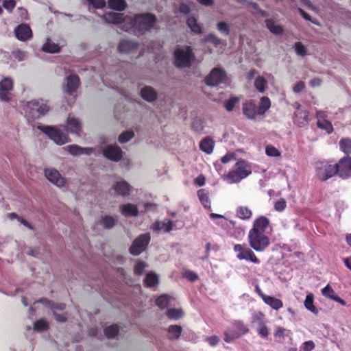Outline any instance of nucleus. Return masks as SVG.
<instances>
[{
    "instance_id": "obj_1",
    "label": "nucleus",
    "mask_w": 351,
    "mask_h": 351,
    "mask_svg": "<svg viewBox=\"0 0 351 351\" xmlns=\"http://www.w3.org/2000/svg\"><path fill=\"white\" fill-rule=\"evenodd\" d=\"M102 19L108 23L119 25L125 32L143 34L152 29L156 22V18L150 13L138 14L134 16H125L124 14L108 12L102 16Z\"/></svg>"
},
{
    "instance_id": "obj_2",
    "label": "nucleus",
    "mask_w": 351,
    "mask_h": 351,
    "mask_svg": "<svg viewBox=\"0 0 351 351\" xmlns=\"http://www.w3.org/2000/svg\"><path fill=\"white\" fill-rule=\"evenodd\" d=\"M252 173L251 164L245 160H239L222 178L229 184L240 182Z\"/></svg>"
},
{
    "instance_id": "obj_3",
    "label": "nucleus",
    "mask_w": 351,
    "mask_h": 351,
    "mask_svg": "<svg viewBox=\"0 0 351 351\" xmlns=\"http://www.w3.org/2000/svg\"><path fill=\"white\" fill-rule=\"evenodd\" d=\"M21 107L28 120L38 119L49 110L47 102L43 99L21 101Z\"/></svg>"
},
{
    "instance_id": "obj_4",
    "label": "nucleus",
    "mask_w": 351,
    "mask_h": 351,
    "mask_svg": "<svg viewBox=\"0 0 351 351\" xmlns=\"http://www.w3.org/2000/svg\"><path fill=\"white\" fill-rule=\"evenodd\" d=\"M175 64L177 67H190L195 60V54L190 47L177 49L175 52Z\"/></svg>"
},
{
    "instance_id": "obj_5",
    "label": "nucleus",
    "mask_w": 351,
    "mask_h": 351,
    "mask_svg": "<svg viewBox=\"0 0 351 351\" xmlns=\"http://www.w3.org/2000/svg\"><path fill=\"white\" fill-rule=\"evenodd\" d=\"M249 329L241 321H235L230 327H228L224 332V341L226 343H231L239 339L242 335L247 333Z\"/></svg>"
},
{
    "instance_id": "obj_6",
    "label": "nucleus",
    "mask_w": 351,
    "mask_h": 351,
    "mask_svg": "<svg viewBox=\"0 0 351 351\" xmlns=\"http://www.w3.org/2000/svg\"><path fill=\"white\" fill-rule=\"evenodd\" d=\"M316 175L322 181L327 180L334 175L338 174L337 164L332 165L327 162H318L315 165Z\"/></svg>"
},
{
    "instance_id": "obj_7",
    "label": "nucleus",
    "mask_w": 351,
    "mask_h": 351,
    "mask_svg": "<svg viewBox=\"0 0 351 351\" xmlns=\"http://www.w3.org/2000/svg\"><path fill=\"white\" fill-rule=\"evenodd\" d=\"M248 240L250 247L256 252H263L269 245V239L265 234L249 232Z\"/></svg>"
},
{
    "instance_id": "obj_8",
    "label": "nucleus",
    "mask_w": 351,
    "mask_h": 351,
    "mask_svg": "<svg viewBox=\"0 0 351 351\" xmlns=\"http://www.w3.org/2000/svg\"><path fill=\"white\" fill-rule=\"evenodd\" d=\"M38 128L58 145H64L69 141L68 136L55 127L39 125Z\"/></svg>"
},
{
    "instance_id": "obj_9",
    "label": "nucleus",
    "mask_w": 351,
    "mask_h": 351,
    "mask_svg": "<svg viewBox=\"0 0 351 351\" xmlns=\"http://www.w3.org/2000/svg\"><path fill=\"white\" fill-rule=\"evenodd\" d=\"M150 241V235L145 233L138 236L131 245L129 251L134 256H138L143 252L147 247Z\"/></svg>"
},
{
    "instance_id": "obj_10",
    "label": "nucleus",
    "mask_w": 351,
    "mask_h": 351,
    "mask_svg": "<svg viewBox=\"0 0 351 351\" xmlns=\"http://www.w3.org/2000/svg\"><path fill=\"white\" fill-rule=\"evenodd\" d=\"M234 251L237 252V258L239 260L250 261L257 264L260 263L253 251L247 247L236 244L234 245Z\"/></svg>"
},
{
    "instance_id": "obj_11",
    "label": "nucleus",
    "mask_w": 351,
    "mask_h": 351,
    "mask_svg": "<svg viewBox=\"0 0 351 351\" xmlns=\"http://www.w3.org/2000/svg\"><path fill=\"white\" fill-rule=\"evenodd\" d=\"M226 78V71L220 68H214L205 78L207 85L214 86L225 82Z\"/></svg>"
},
{
    "instance_id": "obj_12",
    "label": "nucleus",
    "mask_w": 351,
    "mask_h": 351,
    "mask_svg": "<svg viewBox=\"0 0 351 351\" xmlns=\"http://www.w3.org/2000/svg\"><path fill=\"white\" fill-rule=\"evenodd\" d=\"M13 80L12 78L5 77L0 82V99L3 101H8L11 99L10 91L13 88Z\"/></svg>"
},
{
    "instance_id": "obj_13",
    "label": "nucleus",
    "mask_w": 351,
    "mask_h": 351,
    "mask_svg": "<svg viewBox=\"0 0 351 351\" xmlns=\"http://www.w3.org/2000/svg\"><path fill=\"white\" fill-rule=\"evenodd\" d=\"M294 106L296 108L293 117L294 123L300 128L306 126L309 121L308 111L302 109L301 106L298 103H295Z\"/></svg>"
},
{
    "instance_id": "obj_14",
    "label": "nucleus",
    "mask_w": 351,
    "mask_h": 351,
    "mask_svg": "<svg viewBox=\"0 0 351 351\" xmlns=\"http://www.w3.org/2000/svg\"><path fill=\"white\" fill-rule=\"evenodd\" d=\"M103 155L108 160L118 162L123 156L121 149L117 145H108L104 148Z\"/></svg>"
},
{
    "instance_id": "obj_15",
    "label": "nucleus",
    "mask_w": 351,
    "mask_h": 351,
    "mask_svg": "<svg viewBox=\"0 0 351 351\" xmlns=\"http://www.w3.org/2000/svg\"><path fill=\"white\" fill-rule=\"evenodd\" d=\"M45 176L49 182L58 187H62L64 185V178L55 169H46L45 170Z\"/></svg>"
},
{
    "instance_id": "obj_16",
    "label": "nucleus",
    "mask_w": 351,
    "mask_h": 351,
    "mask_svg": "<svg viewBox=\"0 0 351 351\" xmlns=\"http://www.w3.org/2000/svg\"><path fill=\"white\" fill-rule=\"evenodd\" d=\"M339 176L346 179L351 176V157L341 158L337 164Z\"/></svg>"
},
{
    "instance_id": "obj_17",
    "label": "nucleus",
    "mask_w": 351,
    "mask_h": 351,
    "mask_svg": "<svg viewBox=\"0 0 351 351\" xmlns=\"http://www.w3.org/2000/svg\"><path fill=\"white\" fill-rule=\"evenodd\" d=\"M131 189L132 186L128 182L121 180L116 182L111 187L110 191H114V193L118 195L126 197L130 195Z\"/></svg>"
},
{
    "instance_id": "obj_18",
    "label": "nucleus",
    "mask_w": 351,
    "mask_h": 351,
    "mask_svg": "<svg viewBox=\"0 0 351 351\" xmlns=\"http://www.w3.org/2000/svg\"><path fill=\"white\" fill-rule=\"evenodd\" d=\"M16 38L21 41H26L32 37V32L30 27L25 23L18 25L14 29Z\"/></svg>"
},
{
    "instance_id": "obj_19",
    "label": "nucleus",
    "mask_w": 351,
    "mask_h": 351,
    "mask_svg": "<svg viewBox=\"0 0 351 351\" xmlns=\"http://www.w3.org/2000/svg\"><path fill=\"white\" fill-rule=\"evenodd\" d=\"M138 43L129 40H121L118 45V50L121 53L132 54L137 51Z\"/></svg>"
},
{
    "instance_id": "obj_20",
    "label": "nucleus",
    "mask_w": 351,
    "mask_h": 351,
    "mask_svg": "<svg viewBox=\"0 0 351 351\" xmlns=\"http://www.w3.org/2000/svg\"><path fill=\"white\" fill-rule=\"evenodd\" d=\"M269 224V220L263 216H261L256 219L253 225V228L250 232L254 231L255 233L258 234H265V231L267 229Z\"/></svg>"
},
{
    "instance_id": "obj_21",
    "label": "nucleus",
    "mask_w": 351,
    "mask_h": 351,
    "mask_svg": "<svg viewBox=\"0 0 351 351\" xmlns=\"http://www.w3.org/2000/svg\"><path fill=\"white\" fill-rule=\"evenodd\" d=\"M80 84V79L76 75H70L66 77V84L63 86V90L69 94H73L76 91Z\"/></svg>"
},
{
    "instance_id": "obj_22",
    "label": "nucleus",
    "mask_w": 351,
    "mask_h": 351,
    "mask_svg": "<svg viewBox=\"0 0 351 351\" xmlns=\"http://www.w3.org/2000/svg\"><path fill=\"white\" fill-rule=\"evenodd\" d=\"M140 93L141 97L149 103L154 102L158 97V93L156 90L149 86H145L143 87L141 89Z\"/></svg>"
},
{
    "instance_id": "obj_23",
    "label": "nucleus",
    "mask_w": 351,
    "mask_h": 351,
    "mask_svg": "<svg viewBox=\"0 0 351 351\" xmlns=\"http://www.w3.org/2000/svg\"><path fill=\"white\" fill-rule=\"evenodd\" d=\"M120 212L125 217H136L139 214L137 206L130 203L121 205Z\"/></svg>"
},
{
    "instance_id": "obj_24",
    "label": "nucleus",
    "mask_w": 351,
    "mask_h": 351,
    "mask_svg": "<svg viewBox=\"0 0 351 351\" xmlns=\"http://www.w3.org/2000/svg\"><path fill=\"white\" fill-rule=\"evenodd\" d=\"M175 223L169 220L165 219L162 221H157L152 226V228L155 231L162 230L165 232H169L173 230Z\"/></svg>"
},
{
    "instance_id": "obj_25",
    "label": "nucleus",
    "mask_w": 351,
    "mask_h": 351,
    "mask_svg": "<svg viewBox=\"0 0 351 351\" xmlns=\"http://www.w3.org/2000/svg\"><path fill=\"white\" fill-rule=\"evenodd\" d=\"M66 130L72 134H78L81 130V123L76 118L69 116L67 119Z\"/></svg>"
},
{
    "instance_id": "obj_26",
    "label": "nucleus",
    "mask_w": 351,
    "mask_h": 351,
    "mask_svg": "<svg viewBox=\"0 0 351 351\" xmlns=\"http://www.w3.org/2000/svg\"><path fill=\"white\" fill-rule=\"evenodd\" d=\"M243 112L247 119H255L256 114L258 113L256 104L251 101L243 104Z\"/></svg>"
},
{
    "instance_id": "obj_27",
    "label": "nucleus",
    "mask_w": 351,
    "mask_h": 351,
    "mask_svg": "<svg viewBox=\"0 0 351 351\" xmlns=\"http://www.w3.org/2000/svg\"><path fill=\"white\" fill-rule=\"evenodd\" d=\"M214 141L207 136L203 138L199 143V149L207 154H210L214 149Z\"/></svg>"
},
{
    "instance_id": "obj_28",
    "label": "nucleus",
    "mask_w": 351,
    "mask_h": 351,
    "mask_svg": "<svg viewBox=\"0 0 351 351\" xmlns=\"http://www.w3.org/2000/svg\"><path fill=\"white\" fill-rule=\"evenodd\" d=\"M265 25L267 28L274 34L275 35H280L282 34L284 32L283 27L275 23L274 21L272 19H267L265 20Z\"/></svg>"
},
{
    "instance_id": "obj_29",
    "label": "nucleus",
    "mask_w": 351,
    "mask_h": 351,
    "mask_svg": "<svg viewBox=\"0 0 351 351\" xmlns=\"http://www.w3.org/2000/svg\"><path fill=\"white\" fill-rule=\"evenodd\" d=\"M118 221L117 217H112L110 215H105L100 219V223L106 229L113 228Z\"/></svg>"
},
{
    "instance_id": "obj_30",
    "label": "nucleus",
    "mask_w": 351,
    "mask_h": 351,
    "mask_svg": "<svg viewBox=\"0 0 351 351\" xmlns=\"http://www.w3.org/2000/svg\"><path fill=\"white\" fill-rule=\"evenodd\" d=\"M263 302L274 310H278L282 307V302L272 296L267 295L265 297Z\"/></svg>"
},
{
    "instance_id": "obj_31",
    "label": "nucleus",
    "mask_w": 351,
    "mask_h": 351,
    "mask_svg": "<svg viewBox=\"0 0 351 351\" xmlns=\"http://www.w3.org/2000/svg\"><path fill=\"white\" fill-rule=\"evenodd\" d=\"M38 302L49 306L52 309L53 313L54 312H58V311H62L65 308V305L64 304H53L45 298H42L38 301L34 302V304Z\"/></svg>"
},
{
    "instance_id": "obj_32",
    "label": "nucleus",
    "mask_w": 351,
    "mask_h": 351,
    "mask_svg": "<svg viewBox=\"0 0 351 351\" xmlns=\"http://www.w3.org/2000/svg\"><path fill=\"white\" fill-rule=\"evenodd\" d=\"M108 6L117 11H123L125 9L127 3L125 0H108Z\"/></svg>"
},
{
    "instance_id": "obj_33",
    "label": "nucleus",
    "mask_w": 351,
    "mask_h": 351,
    "mask_svg": "<svg viewBox=\"0 0 351 351\" xmlns=\"http://www.w3.org/2000/svg\"><path fill=\"white\" fill-rule=\"evenodd\" d=\"M254 86L259 93H264L267 88V81L261 75L256 77L254 82Z\"/></svg>"
},
{
    "instance_id": "obj_34",
    "label": "nucleus",
    "mask_w": 351,
    "mask_h": 351,
    "mask_svg": "<svg viewBox=\"0 0 351 351\" xmlns=\"http://www.w3.org/2000/svg\"><path fill=\"white\" fill-rule=\"evenodd\" d=\"M271 106L270 99L267 97H263L261 99L257 112L258 114H263Z\"/></svg>"
},
{
    "instance_id": "obj_35",
    "label": "nucleus",
    "mask_w": 351,
    "mask_h": 351,
    "mask_svg": "<svg viewBox=\"0 0 351 351\" xmlns=\"http://www.w3.org/2000/svg\"><path fill=\"white\" fill-rule=\"evenodd\" d=\"M186 24L193 33L197 34L202 33V28L194 17H189L186 21Z\"/></svg>"
},
{
    "instance_id": "obj_36",
    "label": "nucleus",
    "mask_w": 351,
    "mask_h": 351,
    "mask_svg": "<svg viewBox=\"0 0 351 351\" xmlns=\"http://www.w3.org/2000/svg\"><path fill=\"white\" fill-rule=\"evenodd\" d=\"M144 282L147 287H154L158 283V276L155 273L150 271L146 275Z\"/></svg>"
},
{
    "instance_id": "obj_37",
    "label": "nucleus",
    "mask_w": 351,
    "mask_h": 351,
    "mask_svg": "<svg viewBox=\"0 0 351 351\" xmlns=\"http://www.w3.org/2000/svg\"><path fill=\"white\" fill-rule=\"evenodd\" d=\"M313 295L312 293L308 294L304 300V306L306 309L316 315L318 313V311L313 305Z\"/></svg>"
},
{
    "instance_id": "obj_38",
    "label": "nucleus",
    "mask_w": 351,
    "mask_h": 351,
    "mask_svg": "<svg viewBox=\"0 0 351 351\" xmlns=\"http://www.w3.org/2000/svg\"><path fill=\"white\" fill-rule=\"evenodd\" d=\"M252 213L250 209L245 206H240L237 209V215L241 219H248L251 217Z\"/></svg>"
},
{
    "instance_id": "obj_39",
    "label": "nucleus",
    "mask_w": 351,
    "mask_h": 351,
    "mask_svg": "<svg viewBox=\"0 0 351 351\" xmlns=\"http://www.w3.org/2000/svg\"><path fill=\"white\" fill-rule=\"evenodd\" d=\"M168 332L171 339H177L180 336L182 328L178 325H171L168 328Z\"/></svg>"
},
{
    "instance_id": "obj_40",
    "label": "nucleus",
    "mask_w": 351,
    "mask_h": 351,
    "mask_svg": "<svg viewBox=\"0 0 351 351\" xmlns=\"http://www.w3.org/2000/svg\"><path fill=\"white\" fill-rule=\"evenodd\" d=\"M43 50L49 53H57L60 50V47L57 44L52 43L49 39H47L43 46Z\"/></svg>"
},
{
    "instance_id": "obj_41",
    "label": "nucleus",
    "mask_w": 351,
    "mask_h": 351,
    "mask_svg": "<svg viewBox=\"0 0 351 351\" xmlns=\"http://www.w3.org/2000/svg\"><path fill=\"white\" fill-rule=\"evenodd\" d=\"M197 195L204 208L210 209V203L208 199V194L204 190H199L197 192Z\"/></svg>"
},
{
    "instance_id": "obj_42",
    "label": "nucleus",
    "mask_w": 351,
    "mask_h": 351,
    "mask_svg": "<svg viewBox=\"0 0 351 351\" xmlns=\"http://www.w3.org/2000/svg\"><path fill=\"white\" fill-rule=\"evenodd\" d=\"M205 41L211 43L215 47H218L221 45H226L225 41H223L213 34L207 35L205 37Z\"/></svg>"
},
{
    "instance_id": "obj_43",
    "label": "nucleus",
    "mask_w": 351,
    "mask_h": 351,
    "mask_svg": "<svg viewBox=\"0 0 351 351\" xmlns=\"http://www.w3.org/2000/svg\"><path fill=\"white\" fill-rule=\"evenodd\" d=\"M169 299L170 298L168 295L162 294L156 300V304L160 308L163 309L167 306Z\"/></svg>"
},
{
    "instance_id": "obj_44",
    "label": "nucleus",
    "mask_w": 351,
    "mask_h": 351,
    "mask_svg": "<svg viewBox=\"0 0 351 351\" xmlns=\"http://www.w3.org/2000/svg\"><path fill=\"white\" fill-rule=\"evenodd\" d=\"M317 125L318 128L326 130L328 134L333 131V127L331 123L325 119H318Z\"/></svg>"
},
{
    "instance_id": "obj_45",
    "label": "nucleus",
    "mask_w": 351,
    "mask_h": 351,
    "mask_svg": "<svg viewBox=\"0 0 351 351\" xmlns=\"http://www.w3.org/2000/svg\"><path fill=\"white\" fill-rule=\"evenodd\" d=\"M341 149L346 154H351V139L345 138L339 142Z\"/></svg>"
},
{
    "instance_id": "obj_46",
    "label": "nucleus",
    "mask_w": 351,
    "mask_h": 351,
    "mask_svg": "<svg viewBox=\"0 0 351 351\" xmlns=\"http://www.w3.org/2000/svg\"><path fill=\"white\" fill-rule=\"evenodd\" d=\"M119 332L118 326L115 324L110 325L104 329V333L108 338L115 337Z\"/></svg>"
},
{
    "instance_id": "obj_47",
    "label": "nucleus",
    "mask_w": 351,
    "mask_h": 351,
    "mask_svg": "<svg viewBox=\"0 0 351 351\" xmlns=\"http://www.w3.org/2000/svg\"><path fill=\"white\" fill-rule=\"evenodd\" d=\"M258 333L264 338L267 337L269 335V330L267 327L265 326L263 320L260 319L258 322V327L257 328Z\"/></svg>"
},
{
    "instance_id": "obj_48",
    "label": "nucleus",
    "mask_w": 351,
    "mask_h": 351,
    "mask_svg": "<svg viewBox=\"0 0 351 351\" xmlns=\"http://www.w3.org/2000/svg\"><path fill=\"white\" fill-rule=\"evenodd\" d=\"M167 315L170 319H178L182 317V312L180 309L171 308L167 311Z\"/></svg>"
},
{
    "instance_id": "obj_49",
    "label": "nucleus",
    "mask_w": 351,
    "mask_h": 351,
    "mask_svg": "<svg viewBox=\"0 0 351 351\" xmlns=\"http://www.w3.org/2000/svg\"><path fill=\"white\" fill-rule=\"evenodd\" d=\"M134 136L132 131H126L120 134L119 141L121 143H125L132 139Z\"/></svg>"
},
{
    "instance_id": "obj_50",
    "label": "nucleus",
    "mask_w": 351,
    "mask_h": 351,
    "mask_svg": "<svg viewBox=\"0 0 351 351\" xmlns=\"http://www.w3.org/2000/svg\"><path fill=\"white\" fill-rule=\"evenodd\" d=\"M266 154L270 157L280 156V151L273 145H267L265 149Z\"/></svg>"
},
{
    "instance_id": "obj_51",
    "label": "nucleus",
    "mask_w": 351,
    "mask_h": 351,
    "mask_svg": "<svg viewBox=\"0 0 351 351\" xmlns=\"http://www.w3.org/2000/svg\"><path fill=\"white\" fill-rule=\"evenodd\" d=\"M65 149L73 156L82 155V147L77 145H71L65 147Z\"/></svg>"
},
{
    "instance_id": "obj_52",
    "label": "nucleus",
    "mask_w": 351,
    "mask_h": 351,
    "mask_svg": "<svg viewBox=\"0 0 351 351\" xmlns=\"http://www.w3.org/2000/svg\"><path fill=\"white\" fill-rule=\"evenodd\" d=\"M294 49L295 53L300 56L306 55V50L304 45L300 42H297L294 45Z\"/></svg>"
},
{
    "instance_id": "obj_53",
    "label": "nucleus",
    "mask_w": 351,
    "mask_h": 351,
    "mask_svg": "<svg viewBox=\"0 0 351 351\" xmlns=\"http://www.w3.org/2000/svg\"><path fill=\"white\" fill-rule=\"evenodd\" d=\"M48 327L47 323L43 320L40 319L37 322H36L34 324V329L36 331H43L46 330Z\"/></svg>"
},
{
    "instance_id": "obj_54",
    "label": "nucleus",
    "mask_w": 351,
    "mask_h": 351,
    "mask_svg": "<svg viewBox=\"0 0 351 351\" xmlns=\"http://www.w3.org/2000/svg\"><path fill=\"white\" fill-rule=\"evenodd\" d=\"M322 293L324 296L330 299H332V298L336 295L335 291L330 287L329 285L322 289Z\"/></svg>"
},
{
    "instance_id": "obj_55",
    "label": "nucleus",
    "mask_w": 351,
    "mask_h": 351,
    "mask_svg": "<svg viewBox=\"0 0 351 351\" xmlns=\"http://www.w3.org/2000/svg\"><path fill=\"white\" fill-rule=\"evenodd\" d=\"M217 29L225 35H228L230 33V29L228 25L223 21L219 22L217 24Z\"/></svg>"
},
{
    "instance_id": "obj_56",
    "label": "nucleus",
    "mask_w": 351,
    "mask_h": 351,
    "mask_svg": "<svg viewBox=\"0 0 351 351\" xmlns=\"http://www.w3.org/2000/svg\"><path fill=\"white\" fill-rule=\"evenodd\" d=\"M146 267H147V265L144 262L138 261L134 266V273L136 275H141L143 273Z\"/></svg>"
},
{
    "instance_id": "obj_57",
    "label": "nucleus",
    "mask_w": 351,
    "mask_h": 351,
    "mask_svg": "<svg viewBox=\"0 0 351 351\" xmlns=\"http://www.w3.org/2000/svg\"><path fill=\"white\" fill-rule=\"evenodd\" d=\"M16 6L15 0H5L3 3V7L10 13H11Z\"/></svg>"
},
{
    "instance_id": "obj_58",
    "label": "nucleus",
    "mask_w": 351,
    "mask_h": 351,
    "mask_svg": "<svg viewBox=\"0 0 351 351\" xmlns=\"http://www.w3.org/2000/svg\"><path fill=\"white\" fill-rule=\"evenodd\" d=\"M298 12H300V15L306 21H311V23H313V24L315 25H320V23H319V21L316 19H312V18L311 17V16L307 14L306 12H304L302 9L301 8H299L298 9Z\"/></svg>"
},
{
    "instance_id": "obj_59",
    "label": "nucleus",
    "mask_w": 351,
    "mask_h": 351,
    "mask_svg": "<svg viewBox=\"0 0 351 351\" xmlns=\"http://www.w3.org/2000/svg\"><path fill=\"white\" fill-rule=\"evenodd\" d=\"M7 216H8V218H9L11 220H12L14 219H17L24 226H27L29 229L32 228V226H30V224L27 221L21 219L16 214H15L14 213H8Z\"/></svg>"
},
{
    "instance_id": "obj_60",
    "label": "nucleus",
    "mask_w": 351,
    "mask_h": 351,
    "mask_svg": "<svg viewBox=\"0 0 351 351\" xmlns=\"http://www.w3.org/2000/svg\"><path fill=\"white\" fill-rule=\"evenodd\" d=\"M287 206V202L285 199H280L278 201H277L274 204V208L277 211L282 212L283 211Z\"/></svg>"
},
{
    "instance_id": "obj_61",
    "label": "nucleus",
    "mask_w": 351,
    "mask_h": 351,
    "mask_svg": "<svg viewBox=\"0 0 351 351\" xmlns=\"http://www.w3.org/2000/svg\"><path fill=\"white\" fill-rule=\"evenodd\" d=\"M239 101L238 98L233 97L230 99L228 100L225 104V108L226 109L230 112L233 110L236 103Z\"/></svg>"
},
{
    "instance_id": "obj_62",
    "label": "nucleus",
    "mask_w": 351,
    "mask_h": 351,
    "mask_svg": "<svg viewBox=\"0 0 351 351\" xmlns=\"http://www.w3.org/2000/svg\"><path fill=\"white\" fill-rule=\"evenodd\" d=\"M13 57L19 61H23L25 58V53L20 49H15L12 52Z\"/></svg>"
},
{
    "instance_id": "obj_63",
    "label": "nucleus",
    "mask_w": 351,
    "mask_h": 351,
    "mask_svg": "<svg viewBox=\"0 0 351 351\" xmlns=\"http://www.w3.org/2000/svg\"><path fill=\"white\" fill-rule=\"evenodd\" d=\"M315 348V343L312 341H308L304 342L301 348L300 351H311Z\"/></svg>"
},
{
    "instance_id": "obj_64",
    "label": "nucleus",
    "mask_w": 351,
    "mask_h": 351,
    "mask_svg": "<svg viewBox=\"0 0 351 351\" xmlns=\"http://www.w3.org/2000/svg\"><path fill=\"white\" fill-rule=\"evenodd\" d=\"M235 159V154L233 152H228L221 158V162L223 164L228 163Z\"/></svg>"
}]
</instances>
